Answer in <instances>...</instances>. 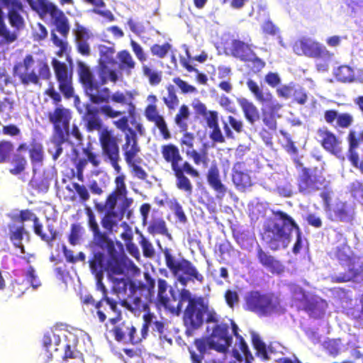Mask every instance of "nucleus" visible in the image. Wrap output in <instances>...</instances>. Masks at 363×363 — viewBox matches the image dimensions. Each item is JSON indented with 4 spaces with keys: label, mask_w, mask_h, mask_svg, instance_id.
Returning a JSON list of instances; mask_svg holds the SVG:
<instances>
[{
    "label": "nucleus",
    "mask_w": 363,
    "mask_h": 363,
    "mask_svg": "<svg viewBox=\"0 0 363 363\" xmlns=\"http://www.w3.org/2000/svg\"><path fill=\"white\" fill-rule=\"evenodd\" d=\"M257 257L259 262L272 274L279 275L284 272L282 263L259 246L257 249Z\"/></svg>",
    "instance_id": "obj_26"
},
{
    "label": "nucleus",
    "mask_w": 363,
    "mask_h": 363,
    "mask_svg": "<svg viewBox=\"0 0 363 363\" xmlns=\"http://www.w3.org/2000/svg\"><path fill=\"white\" fill-rule=\"evenodd\" d=\"M293 50L298 55L324 62L330 61L333 57V53L325 45L309 37H302L296 40L293 45Z\"/></svg>",
    "instance_id": "obj_10"
},
{
    "label": "nucleus",
    "mask_w": 363,
    "mask_h": 363,
    "mask_svg": "<svg viewBox=\"0 0 363 363\" xmlns=\"http://www.w3.org/2000/svg\"><path fill=\"white\" fill-rule=\"evenodd\" d=\"M266 104V106L262 108V121L270 130L275 131L277 128V118L280 117L278 113L282 105L272 100Z\"/></svg>",
    "instance_id": "obj_25"
},
{
    "label": "nucleus",
    "mask_w": 363,
    "mask_h": 363,
    "mask_svg": "<svg viewBox=\"0 0 363 363\" xmlns=\"http://www.w3.org/2000/svg\"><path fill=\"white\" fill-rule=\"evenodd\" d=\"M28 155L33 165L41 164L44 159V148L42 143L36 138H31Z\"/></svg>",
    "instance_id": "obj_40"
},
{
    "label": "nucleus",
    "mask_w": 363,
    "mask_h": 363,
    "mask_svg": "<svg viewBox=\"0 0 363 363\" xmlns=\"http://www.w3.org/2000/svg\"><path fill=\"white\" fill-rule=\"evenodd\" d=\"M8 17L11 26L17 30L24 26L23 18L15 9H13L9 11Z\"/></svg>",
    "instance_id": "obj_60"
},
{
    "label": "nucleus",
    "mask_w": 363,
    "mask_h": 363,
    "mask_svg": "<svg viewBox=\"0 0 363 363\" xmlns=\"http://www.w3.org/2000/svg\"><path fill=\"white\" fill-rule=\"evenodd\" d=\"M304 311L312 318H318L323 313L322 310L315 301H307L304 305Z\"/></svg>",
    "instance_id": "obj_61"
},
{
    "label": "nucleus",
    "mask_w": 363,
    "mask_h": 363,
    "mask_svg": "<svg viewBox=\"0 0 363 363\" xmlns=\"http://www.w3.org/2000/svg\"><path fill=\"white\" fill-rule=\"evenodd\" d=\"M252 344L256 350V355L257 357H260L262 360H269L270 359L267 352V345L262 340L259 335L256 333L252 335Z\"/></svg>",
    "instance_id": "obj_50"
},
{
    "label": "nucleus",
    "mask_w": 363,
    "mask_h": 363,
    "mask_svg": "<svg viewBox=\"0 0 363 363\" xmlns=\"http://www.w3.org/2000/svg\"><path fill=\"white\" fill-rule=\"evenodd\" d=\"M108 279L112 283V291L117 295L121 301V299L127 296V290L128 289L130 290V284L132 281L126 276H122L121 278L115 277Z\"/></svg>",
    "instance_id": "obj_39"
},
{
    "label": "nucleus",
    "mask_w": 363,
    "mask_h": 363,
    "mask_svg": "<svg viewBox=\"0 0 363 363\" xmlns=\"http://www.w3.org/2000/svg\"><path fill=\"white\" fill-rule=\"evenodd\" d=\"M349 191L353 197H359L363 200V182L354 180L350 184Z\"/></svg>",
    "instance_id": "obj_64"
},
{
    "label": "nucleus",
    "mask_w": 363,
    "mask_h": 363,
    "mask_svg": "<svg viewBox=\"0 0 363 363\" xmlns=\"http://www.w3.org/2000/svg\"><path fill=\"white\" fill-rule=\"evenodd\" d=\"M116 216V212L107 211L101 218V223L102 227L108 233H111L113 231V228L116 225V222L113 220V217H115Z\"/></svg>",
    "instance_id": "obj_63"
},
{
    "label": "nucleus",
    "mask_w": 363,
    "mask_h": 363,
    "mask_svg": "<svg viewBox=\"0 0 363 363\" xmlns=\"http://www.w3.org/2000/svg\"><path fill=\"white\" fill-rule=\"evenodd\" d=\"M121 305L132 313L135 316H140L143 314V323H145V315L149 316L148 325H150L153 318V313L150 310L152 298L148 295L140 294V291L132 289V291L125 298L120 301Z\"/></svg>",
    "instance_id": "obj_11"
},
{
    "label": "nucleus",
    "mask_w": 363,
    "mask_h": 363,
    "mask_svg": "<svg viewBox=\"0 0 363 363\" xmlns=\"http://www.w3.org/2000/svg\"><path fill=\"white\" fill-rule=\"evenodd\" d=\"M99 141L101 153L105 160L120 156L119 143L121 139L114 135L113 130L107 128L99 133Z\"/></svg>",
    "instance_id": "obj_18"
},
{
    "label": "nucleus",
    "mask_w": 363,
    "mask_h": 363,
    "mask_svg": "<svg viewBox=\"0 0 363 363\" xmlns=\"http://www.w3.org/2000/svg\"><path fill=\"white\" fill-rule=\"evenodd\" d=\"M30 148V143L28 145L26 143H21L16 148V153L11 157L10 164L11 168L9 172L12 175H19L23 174L27 167L28 161L26 157L21 152L28 151Z\"/></svg>",
    "instance_id": "obj_24"
},
{
    "label": "nucleus",
    "mask_w": 363,
    "mask_h": 363,
    "mask_svg": "<svg viewBox=\"0 0 363 363\" xmlns=\"http://www.w3.org/2000/svg\"><path fill=\"white\" fill-rule=\"evenodd\" d=\"M129 143H127L124 150L123 151V157L128 166L131 168V172L134 177H137L140 180H146L147 178V174L140 166L138 165L141 162L142 160L138 157V154L140 152V147L139 145H136L135 143L133 145L129 147Z\"/></svg>",
    "instance_id": "obj_20"
},
{
    "label": "nucleus",
    "mask_w": 363,
    "mask_h": 363,
    "mask_svg": "<svg viewBox=\"0 0 363 363\" xmlns=\"http://www.w3.org/2000/svg\"><path fill=\"white\" fill-rule=\"evenodd\" d=\"M163 253L167 267L182 285H186L189 281L203 282V276L189 260L184 258L177 259L168 248H165Z\"/></svg>",
    "instance_id": "obj_9"
},
{
    "label": "nucleus",
    "mask_w": 363,
    "mask_h": 363,
    "mask_svg": "<svg viewBox=\"0 0 363 363\" xmlns=\"http://www.w3.org/2000/svg\"><path fill=\"white\" fill-rule=\"evenodd\" d=\"M14 146L11 141L8 140H0V164L11 162V155Z\"/></svg>",
    "instance_id": "obj_51"
},
{
    "label": "nucleus",
    "mask_w": 363,
    "mask_h": 363,
    "mask_svg": "<svg viewBox=\"0 0 363 363\" xmlns=\"http://www.w3.org/2000/svg\"><path fill=\"white\" fill-rule=\"evenodd\" d=\"M194 344L199 352L204 355L208 350H214L218 352V348H216L215 344L213 343V340L210 336L195 339Z\"/></svg>",
    "instance_id": "obj_54"
},
{
    "label": "nucleus",
    "mask_w": 363,
    "mask_h": 363,
    "mask_svg": "<svg viewBox=\"0 0 363 363\" xmlns=\"http://www.w3.org/2000/svg\"><path fill=\"white\" fill-rule=\"evenodd\" d=\"M246 121L251 125L259 119V112L257 107L253 102L249 101L246 98H239L237 99Z\"/></svg>",
    "instance_id": "obj_34"
},
{
    "label": "nucleus",
    "mask_w": 363,
    "mask_h": 363,
    "mask_svg": "<svg viewBox=\"0 0 363 363\" xmlns=\"http://www.w3.org/2000/svg\"><path fill=\"white\" fill-rule=\"evenodd\" d=\"M157 301L164 308L174 312V306L179 301V293L169 284L167 280L159 278Z\"/></svg>",
    "instance_id": "obj_19"
},
{
    "label": "nucleus",
    "mask_w": 363,
    "mask_h": 363,
    "mask_svg": "<svg viewBox=\"0 0 363 363\" xmlns=\"http://www.w3.org/2000/svg\"><path fill=\"white\" fill-rule=\"evenodd\" d=\"M184 303H187V305L184 310L183 322L186 328V334L191 335L194 330L203 325L208 306L202 297L193 296L189 289H182L179 291V301L174 306V312L179 314Z\"/></svg>",
    "instance_id": "obj_5"
},
{
    "label": "nucleus",
    "mask_w": 363,
    "mask_h": 363,
    "mask_svg": "<svg viewBox=\"0 0 363 363\" xmlns=\"http://www.w3.org/2000/svg\"><path fill=\"white\" fill-rule=\"evenodd\" d=\"M117 59L118 60V68L127 74H130L132 70L135 69L136 63L128 50H123L118 52Z\"/></svg>",
    "instance_id": "obj_46"
},
{
    "label": "nucleus",
    "mask_w": 363,
    "mask_h": 363,
    "mask_svg": "<svg viewBox=\"0 0 363 363\" xmlns=\"http://www.w3.org/2000/svg\"><path fill=\"white\" fill-rule=\"evenodd\" d=\"M84 107L85 112L82 118L84 123L86 131L89 133L98 131L99 133L105 128H104L103 121L100 117V113L99 110H98V107L94 106L91 104H86Z\"/></svg>",
    "instance_id": "obj_22"
},
{
    "label": "nucleus",
    "mask_w": 363,
    "mask_h": 363,
    "mask_svg": "<svg viewBox=\"0 0 363 363\" xmlns=\"http://www.w3.org/2000/svg\"><path fill=\"white\" fill-rule=\"evenodd\" d=\"M280 302L273 293L252 290L244 296L243 308L259 317H268L278 311Z\"/></svg>",
    "instance_id": "obj_8"
},
{
    "label": "nucleus",
    "mask_w": 363,
    "mask_h": 363,
    "mask_svg": "<svg viewBox=\"0 0 363 363\" xmlns=\"http://www.w3.org/2000/svg\"><path fill=\"white\" fill-rule=\"evenodd\" d=\"M108 231H101V229L92 232L91 244L94 247L106 250L107 254L114 251L116 248L114 242L109 238Z\"/></svg>",
    "instance_id": "obj_31"
},
{
    "label": "nucleus",
    "mask_w": 363,
    "mask_h": 363,
    "mask_svg": "<svg viewBox=\"0 0 363 363\" xmlns=\"http://www.w3.org/2000/svg\"><path fill=\"white\" fill-rule=\"evenodd\" d=\"M192 107L196 115L204 118L206 123L208 122L211 116H216L218 113L216 111H208L206 105L199 100H196L192 104Z\"/></svg>",
    "instance_id": "obj_55"
},
{
    "label": "nucleus",
    "mask_w": 363,
    "mask_h": 363,
    "mask_svg": "<svg viewBox=\"0 0 363 363\" xmlns=\"http://www.w3.org/2000/svg\"><path fill=\"white\" fill-rule=\"evenodd\" d=\"M273 215L274 218L267 221L264 228L262 240L272 251H277L281 247L285 248L294 229L296 240L292 251L294 254H298L302 247L301 230L299 226L290 216L282 211H273Z\"/></svg>",
    "instance_id": "obj_3"
},
{
    "label": "nucleus",
    "mask_w": 363,
    "mask_h": 363,
    "mask_svg": "<svg viewBox=\"0 0 363 363\" xmlns=\"http://www.w3.org/2000/svg\"><path fill=\"white\" fill-rule=\"evenodd\" d=\"M30 5L41 18H45L48 15L51 16L58 9L55 4L48 0H36L35 1L30 2Z\"/></svg>",
    "instance_id": "obj_42"
},
{
    "label": "nucleus",
    "mask_w": 363,
    "mask_h": 363,
    "mask_svg": "<svg viewBox=\"0 0 363 363\" xmlns=\"http://www.w3.org/2000/svg\"><path fill=\"white\" fill-rule=\"evenodd\" d=\"M35 60L32 55L28 54L23 61L16 62L13 67V75L18 77L21 84L24 86L29 84H40V79L48 80L51 77L50 67L48 63L43 60H38L36 62L35 70L33 65Z\"/></svg>",
    "instance_id": "obj_6"
},
{
    "label": "nucleus",
    "mask_w": 363,
    "mask_h": 363,
    "mask_svg": "<svg viewBox=\"0 0 363 363\" xmlns=\"http://www.w3.org/2000/svg\"><path fill=\"white\" fill-rule=\"evenodd\" d=\"M144 278L145 284L141 281L136 284L132 281L130 284V291H132V289L134 288V290H137L144 295H148L149 297L152 298L155 287V280L149 272L144 273Z\"/></svg>",
    "instance_id": "obj_38"
},
{
    "label": "nucleus",
    "mask_w": 363,
    "mask_h": 363,
    "mask_svg": "<svg viewBox=\"0 0 363 363\" xmlns=\"http://www.w3.org/2000/svg\"><path fill=\"white\" fill-rule=\"evenodd\" d=\"M318 142L323 148L333 155L339 156L342 154L341 141L337 136L327 128H319L317 130Z\"/></svg>",
    "instance_id": "obj_21"
},
{
    "label": "nucleus",
    "mask_w": 363,
    "mask_h": 363,
    "mask_svg": "<svg viewBox=\"0 0 363 363\" xmlns=\"http://www.w3.org/2000/svg\"><path fill=\"white\" fill-rule=\"evenodd\" d=\"M131 267H135L133 262L127 257L122 247L108 253L106 262V272L108 278L117 276H126Z\"/></svg>",
    "instance_id": "obj_13"
},
{
    "label": "nucleus",
    "mask_w": 363,
    "mask_h": 363,
    "mask_svg": "<svg viewBox=\"0 0 363 363\" xmlns=\"http://www.w3.org/2000/svg\"><path fill=\"white\" fill-rule=\"evenodd\" d=\"M230 53L240 61L247 62L250 56L254 54L251 45L240 40L235 39L231 42Z\"/></svg>",
    "instance_id": "obj_33"
},
{
    "label": "nucleus",
    "mask_w": 363,
    "mask_h": 363,
    "mask_svg": "<svg viewBox=\"0 0 363 363\" xmlns=\"http://www.w3.org/2000/svg\"><path fill=\"white\" fill-rule=\"evenodd\" d=\"M247 86L255 98L261 104H265L272 101L273 96L270 92L264 93L259 84L252 79H248Z\"/></svg>",
    "instance_id": "obj_47"
},
{
    "label": "nucleus",
    "mask_w": 363,
    "mask_h": 363,
    "mask_svg": "<svg viewBox=\"0 0 363 363\" xmlns=\"http://www.w3.org/2000/svg\"><path fill=\"white\" fill-rule=\"evenodd\" d=\"M140 245L144 257L147 258H152L155 256V252L152 243L142 234L140 235Z\"/></svg>",
    "instance_id": "obj_62"
},
{
    "label": "nucleus",
    "mask_w": 363,
    "mask_h": 363,
    "mask_svg": "<svg viewBox=\"0 0 363 363\" xmlns=\"http://www.w3.org/2000/svg\"><path fill=\"white\" fill-rule=\"evenodd\" d=\"M104 48V46L103 47ZM113 52L111 48L100 50L101 59L94 70L83 62L78 63V76L82 83L85 94L89 97V101L94 104H107L111 100L113 102L121 104L128 105V113L130 116L135 114V106L132 102H127L125 94L116 91L111 95L108 88L104 87L108 80L116 83L118 77L116 72L110 69L104 62V55L107 54V58Z\"/></svg>",
    "instance_id": "obj_1"
},
{
    "label": "nucleus",
    "mask_w": 363,
    "mask_h": 363,
    "mask_svg": "<svg viewBox=\"0 0 363 363\" xmlns=\"http://www.w3.org/2000/svg\"><path fill=\"white\" fill-rule=\"evenodd\" d=\"M143 74L148 78L150 84L152 86L158 85L162 81V72L154 71L147 65L142 67Z\"/></svg>",
    "instance_id": "obj_58"
},
{
    "label": "nucleus",
    "mask_w": 363,
    "mask_h": 363,
    "mask_svg": "<svg viewBox=\"0 0 363 363\" xmlns=\"http://www.w3.org/2000/svg\"><path fill=\"white\" fill-rule=\"evenodd\" d=\"M171 49V45L165 43L163 45L154 44L150 48L152 55L159 58H164Z\"/></svg>",
    "instance_id": "obj_59"
},
{
    "label": "nucleus",
    "mask_w": 363,
    "mask_h": 363,
    "mask_svg": "<svg viewBox=\"0 0 363 363\" xmlns=\"http://www.w3.org/2000/svg\"><path fill=\"white\" fill-rule=\"evenodd\" d=\"M160 152L164 160L170 165L176 179L177 188L186 193L187 196H191L194 186L191 180L185 174L194 178L199 177V171L195 169L188 161L184 160L179 147L173 144L168 143L161 146Z\"/></svg>",
    "instance_id": "obj_4"
},
{
    "label": "nucleus",
    "mask_w": 363,
    "mask_h": 363,
    "mask_svg": "<svg viewBox=\"0 0 363 363\" xmlns=\"http://www.w3.org/2000/svg\"><path fill=\"white\" fill-rule=\"evenodd\" d=\"M207 126L211 130L209 133V138L214 143H224L225 142V135H223L218 123V115L211 116L208 122H206Z\"/></svg>",
    "instance_id": "obj_45"
},
{
    "label": "nucleus",
    "mask_w": 363,
    "mask_h": 363,
    "mask_svg": "<svg viewBox=\"0 0 363 363\" xmlns=\"http://www.w3.org/2000/svg\"><path fill=\"white\" fill-rule=\"evenodd\" d=\"M56 30L66 39L69 35L70 26L67 17L59 8L50 16Z\"/></svg>",
    "instance_id": "obj_36"
},
{
    "label": "nucleus",
    "mask_w": 363,
    "mask_h": 363,
    "mask_svg": "<svg viewBox=\"0 0 363 363\" xmlns=\"http://www.w3.org/2000/svg\"><path fill=\"white\" fill-rule=\"evenodd\" d=\"M347 140L348 142L347 159L351 164L357 168L363 174V160L359 161V154L357 151L359 147V140L357 138L356 131L354 130H350Z\"/></svg>",
    "instance_id": "obj_27"
},
{
    "label": "nucleus",
    "mask_w": 363,
    "mask_h": 363,
    "mask_svg": "<svg viewBox=\"0 0 363 363\" xmlns=\"http://www.w3.org/2000/svg\"><path fill=\"white\" fill-rule=\"evenodd\" d=\"M182 136L179 140V145L189 159H191L196 165L206 164L208 160V150L206 143L196 150L194 149L195 135L194 133L182 132Z\"/></svg>",
    "instance_id": "obj_15"
},
{
    "label": "nucleus",
    "mask_w": 363,
    "mask_h": 363,
    "mask_svg": "<svg viewBox=\"0 0 363 363\" xmlns=\"http://www.w3.org/2000/svg\"><path fill=\"white\" fill-rule=\"evenodd\" d=\"M9 238L11 243L16 248L21 250V252L25 253V247L23 245L24 236H29V232L27 231L23 225H16L14 223L8 225Z\"/></svg>",
    "instance_id": "obj_32"
},
{
    "label": "nucleus",
    "mask_w": 363,
    "mask_h": 363,
    "mask_svg": "<svg viewBox=\"0 0 363 363\" xmlns=\"http://www.w3.org/2000/svg\"><path fill=\"white\" fill-rule=\"evenodd\" d=\"M52 65L58 82L60 91L65 99L72 98L74 94V89L72 85V77L71 74H68L67 65L56 59L52 60Z\"/></svg>",
    "instance_id": "obj_16"
},
{
    "label": "nucleus",
    "mask_w": 363,
    "mask_h": 363,
    "mask_svg": "<svg viewBox=\"0 0 363 363\" xmlns=\"http://www.w3.org/2000/svg\"><path fill=\"white\" fill-rule=\"evenodd\" d=\"M333 215L336 220L341 222H351L354 219V208L346 202H339L333 209Z\"/></svg>",
    "instance_id": "obj_41"
},
{
    "label": "nucleus",
    "mask_w": 363,
    "mask_h": 363,
    "mask_svg": "<svg viewBox=\"0 0 363 363\" xmlns=\"http://www.w3.org/2000/svg\"><path fill=\"white\" fill-rule=\"evenodd\" d=\"M337 239L339 241H342V244L334 249L333 254L340 264L343 266L357 255L355 254L348 245L347 239L342 233H338L337 234Z\"/></svg>",
    "instance_id": "obj_29"
},
{
    "label": "nucleus",
    "mask_w": 363,
    "mask_h": 363,
    "mask_svg": "<svg viewBox=\"0 0 363 363\" xmlns=\"http://www.w3.org/2000/svg\"><path fill=\"white\" fill-rule=\"evenodd\" d=\"M43 228V226L40 222L39 218L37 219V221L33 222V231L35 234L39 236L40 239L45 242L49 246L52 247L53 241L57 238V232L55 230L52 225H48L50 235L44 233Z\"/></svg>",
    "instance_id": "obj_44"
},
{
    "label": "nucleus",
    "mask_w": 363,
    "mask_h": 363,
    "mask_svg": "<svg viewBox=\"0 0 363 363\" xmlns=\"http://www.w3.org/2000/svg\"><path fill=\"white\" fill-rule=\"evenodd\" d=\"M325 178L317 173L316 169L303 167L297 178L298 192L303 196H311L321 189H326Z\"/></svg>",
    "instance_id": "obj_12"
},
{
    "label": "nucleus",
    "mask_w": 363,
    "mask_h": 363,
    "mask_svg": "<svg viewBox=\"0 0 363 363\" xmlns=\"http://www.w3.org/2000/svg\"><path fill=\"white\" fill-rule=\"evenodd\" d=\"M232 181L236 188L241 191H245L252 185V178L244 162H236L233 164Z\"/></svg>",
    "instance_id": "obj_23"
},
{
    "label": "nucleus",
    "mask_w": 363,
    "mask_h": 363,
    "mask_svg": "<svg viewBox=\"0 0 363 363\" xmlns=\"http://www.w3.org/2000/svg\"><path fill=\"white\" fill-rule=\"evenodd\" d=\"M49 121L53 125L54 134L60 141H66L69 135L71 112L69 109L59 106L48 113Z\"/></svg>",
    "instance_id": "obj_14"
},
{
    "label": "nucleus",
    "mask_w": 363,
    "mask_h": 363,
    "mask_svg": "<svg viewBox=\"0 0 363 363\" xmlns=\"http://www.w3.org/2000/svg\"><path fill=\"white\" fill-rule=\"evenodd\" d=\"M228 122H223V130L226 138L230 139L234 138L233 130L236 133H241L244 130V123L233 116H228Z\"/></svg>",
    "instance_id": "obj_43"
},
{
    "label": "nucleus",
    "mask_w": 363,
    "mask_h": 363,
    "mask_svg": "<svg viewBox=\"0 0 363 363\" xmlns=\"http://www.w3.org/2000/svg\"><path fill=\"white\" fill-rule=\"evenodd\" d=\"M147 229L148 232L152 235H168V230L166 226V223L162 218L153 219L149 225Z\"/></svg>",
    "instance_id": "obj_56"
},
{
    "label": "nucleus",
    "mask_w": 363,
    "mask_h": 363,
    "mask_svg": "<svg viewBox=\"0 0 363 363\" xmlns=\"http://www.w3.org/2000/svg\"><path fill=\"white\" fill-rule=\"evenodd\" d=\"M150 327H152V333L155 335H157L162 342H167L169 344L172 343V340L170 337H168L165 333L166 329L164 323L161 320H157L154 313Z\"/></svg>",
    "instance_id": "obj_49"
},
{
    "label": "nucleus",
    "mask_w": 363,
    "mask_h": 363,
    "mask_svg": "<svg viewBox=\"0 0 363 363\" xmlns=\"http://www.w3.org/2000/svg\"><path fill=\"white\" fill-rule=\"evenodd\" d=\"M167 90V96L163 97L162 100L169 110H174L178 106L179 100L176 94L173 85H168Z\"/></svg>",
    "instance_id": "obj_57"
},
{
    "label": "nucleus",
    "mask_w": 363,
    "mask_h": 363,
    "mask_svg": "<svg viewBox=\"0 0 363 363\" xmlns=\"http://www.w3.org/2000/svg\"><path fill=\"white\" fill-rule=\"evenodd\" d=\"M145 323H143L140 335L137 334V329L131 322L122 320L121 312L113 318L108 320V323L113 325L110 330V333L118 342H123L131 345H138L143 340L146 339L148 335L150 325L149 316L145 315Z\"/></svg>",
    "instance_id": "obj_7"
},
{
    "label": "nucleus",
    "mask_w": 363,
    "mask_h": 363,
    "mask_svg": "<svg viewBox=\"0 0 363 363\" xmlns=\"http://www.w3.org/2000/svg\"><path fill=\"white\" fill-rule=\"evenodd\" d=\"M334 74L337 81L342 82H351L354 79V71L348 65L340 66Z\"/></svg>",
    "instance_id": "obj_52"
},
{
    "label": "nucleus",
    "mask_w": 363,
    "mask_h": 363,
    "mask_svg": "<svg viewBox=\"0 0 363 363\" xmlns=\"http://www.w3.org/2000/svg\"><path fill=\"white\" fill-rule=\"evenodd\" d=\"M347 271L339 275L333 276V283H344L350 281H357L363 279V257L356 255L344 265Z\"/></svg>",
    "instance_id": "obj_17"
},
{
    "label": "nucleus",
    "mask_w": 363,
    "mask_h": 363,
    "mask_svg": "<svg viewBox=\"0 0 363 363\" xmlns=\"http://www.w3.org/2000/svg\"><path fill=\"white\" fill-rule=\"evenodd\" d=\"M324 118L327 123L333 125L336 121L335 128H347L353 123L352 116L349 113H339L335 109L326 110L324 112Z\"/></svg>",
    "instance_id": "obj_30"
},
{
    "label": "nucleus",
    "mask_w": 363,
    "mask_h": 363,
    "mask_svg": "<svg viewBox=\"0 0 363 363\" xmlns=\"http://www.w3.org/2000/svg\"><path fill=\"white\" fill-rule=\"evenodd\" d=\"M91 272L101 282V279L104 277V272H106L105 256L103 252H97L94 253L92 257L89 261Z\"/></svg>",
    "instance_id": "obj_37"
},
{
    "label": "nucleus",
    "mask_w": 363,
    "mask_h": 363,
    "mask_svg": "<svg viewBox=\"0 0 363 363\" xmlns=\"http://www.w3.org/2000/svg\"><path fill=\"white\" fill-rule=\"evenodd\" d=\"M207 322L213 323L212 332L210 335L218 348V352L226 353L233 342L234 335L238 340L233 350V357L241 362L243 357H245L246 363H250L254 360V357L250 351L247 344L241 335L239 334L238 326L232 319H218L215 313H210L207 317Z\"/></svg>",
    "instance_id": "obj_2"
},
{
    "label": "nucleus",
    "mask_w": 363,
    "mask_h": 363,
    "mask_svg": "<svg viewBox=\"0 0 363 363\" xmlns=\"http://www.w3.org/2000/svg\"><path fill=\"white\" fill-rule=\"evenodd\" d=\"M14 101L9 97H4L0 100V116L6 121L11 118L13 111Z\"/></svg>",
    "instance_id": "obj_53"
},
{
    "label": "nucleus",
    "mask_w": 363,
    "mask_h": 363,
    "mask_svg": "<svg viewBox=\"0 0 363 363\" xmlns=\"http://www.w3.org/2000/svg\"><path fill=\"white\" fill-rule=\"evenodd\" d=\"M206 180L211 188L216 191L218 198H223L227 193V187L222 182L219 168L212 164L206 173Z\"/></svg>",
    "instance_id": "obj_28"
},
{
    "label": "nucleus",
    "mask_w": 363,
    "mask_h": 363,
    "mask_svg": "<svg viewBox=\"0 0 363 363\" xmlns=\"http://www.w3.org/2000/svg\"><path fill=\"white\" fill-rule=\"evenodd\" d=\"M190 116V112L186 105H182L179 111L175 116L174 122L179 127L180 132H186L188 130V120Z\"/></svg>",
    "instance_id": "obj_48"
},
{
    "label": "nucleus",
    "mask_w": 363,
    "mask_h": 363,
    "mask_svg": "<svg viewBox=\"0 0 363 363\" xmlns=\"http://www.w3.org/2000/svg\"><path fill=\"white\" fill-rule=\"evenodd\" d=\"M116 127L121 130L122 132H128L125 135V143L122 145V150H124V147L128 142H129V147L133 145V143L136 145H139L138 143V138L136 132L128 126V118L127 116H123L118 121L113 122Z\"/></svg>",
    "instance_id": "obj_35"
}]
</instances>
